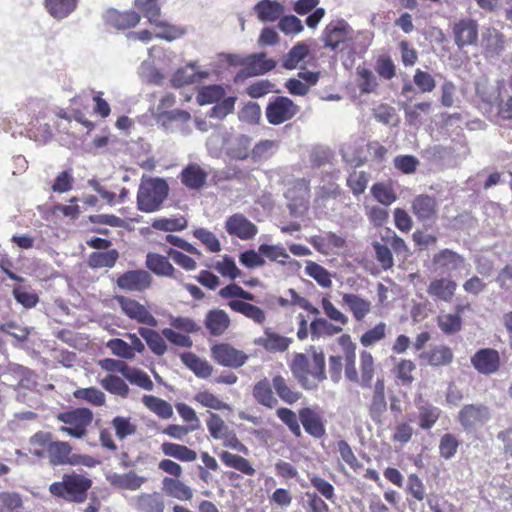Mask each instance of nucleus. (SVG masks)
<instances>
[{
    "mask_svg": "<svg viewBox=\"0 0 512 512\" xmlns=\"http://www.w3.org/2000/svg\"><path fill=\"white\" fill-rule=\"evenodd\" d=\"M143 404L162 419H169L173 415L170 403L153 395H144Z\"/></svg>",
    "mask_w": 512,
    "mask_h": 512,
    "instance_id": "a19ab883",
    "label": "nucleus"
},
{
    "mask_svg": "<svg viewBox=\"0 0 512 512\" xmlns=\"http://www.w3.org/2000/svg\"><path fill=\"white\" fill-rule=\"evenodd\" d=\"M106 479L111 485L127 490H138L147 481L145 477L139 476L133 471L125 474L110 473Z\"/></svg>",
    "mask_w": 512,
    "mask_h": 512,
    "instance_id": "bb28decb",
    "label": "nucleus"
},
{
    "mask_svg": "<svg viewBox=\"0 0 512 512\" xmlns=\"http://www.w3.org/2000/svg\"><path fill=\"white\" fill-rule=\"evenodd\" d=\"M208 76V72L196 71L195 63H189L179 68L171 78L173 87L180 88L187 84L196 83Z\"/></svg>",
    "mask_w": 512,
    "mask_h": 512,
    "instance_id": "a878e982",
    "label": "nucleus"
},
{
    "mask_svg": "<svg viewBox=\"0 0 512 512\" xmlns=\"http://www.w3.org/2000/svg\"><path fill=\"white\" fill-rule=\"evenodd\" d=\"M354 37V30L343 19L331 21L322 31L321 40L325 48L332 51L343 50L347 41Z\"/></svg>",
    "mask_w": 512,
    "mask_h": 512,
    "instance_id": "7ed1b4c3",
    "label": "nucleus"
},
{
    "mask_svg": "<svg viewBox=\"0 0 512 512\" xmlns=\"http://www.w3.org/2000/svg\"><path fill=\"white\" fill-rule=\"evenodd\" d=\"M163 491L170 497L181 501L191 500L193 496L192 489L178 479L165 477L163 479Z\"/></svg>",
    "mask_w": 512,
    "mask_h": 512,
    "instance_id": "c756f323",
    "label": "nucleus"
},
{
    "mask_svg": "<svg viewBox=\"0 0 512 512\" xmlns=\"http://www.w3.org/2000/svg\"><path fill=\"white\" fill-rule=\"evenodd\" d=\"M299 420L304 430L314 438L325 435V426L321 416L312 408L305 407L299 411Z\"/></svg>",
    "mask_w": 512,
    "mask_h": 512,
    "instance_id": "f3484780",
    "label": "nucleus"
},
{
    "mask_svg": "<svg viewBox=\"0 0 512 512\" xmlns=\"http://www.w3.org/2000/svg\"><path fill=\"white\" fill-rule=\"evenodd\" d=\"M12 294L15 300L21 304L24 308L30 309L37 305L39 297L34 292L27 291L22 286H16L13 288Z\"/></svg>",
    "mask_w": 512,
    "mask_h": 512,
    "instance_id": "338daca9",
    "label": "nucleus"
},
{
    "mask_svg": "<svg viewBox=\"0 0 512 512\" xmlns=\"http://www.w3.org/2000/svg\"><path fill=\"white\" fill-rule=\"evenodd\" d=\"M209 414L207 428L211 437L216 440L224 439L229 434L227 425L218 414L211 412Z\"/></svg>",
    "mask_w": 512,
    "mask_h": 512,
    "instance_id": "13d9d810",
    "label": "nucleus"
},
{
    "mask_svg": "<svg viewBox=\"0 0 512 512\" xmlns=\"http://www.w3.org/2000/svg\"><path fill=\"white\" fill-rule=\"evenodd\" d=\"M276 65L277 62L274 59L266 58V53H254L248 55L247 68L243 70V73L248 77L264 75L273 70Z\"/></svg>",
    "mask_w": 512,
    "mask_h": 512,
    "instance_id": "6ab92c4d",
    "label": "nucleus"
},
{
    "mask_svg": "<svg viewBox=\"0 0 512 512\" xmlns=\"http://www.w3.org/2000/svg\"><path fill=\"white\" fill-rule=\"evenodd\" d=\"M308 54L309 47L304 42H298L283 56L282 66L287 70L295 69Z\"/></svg>",
    "mask_w": 512,
    "mask_h": 512,
    "instance_id": "ea45409f",
    "label": "nucleus"
},
{
    "mask_svg": "<svg viewBox=\"0 0 512 512\" xmlns=\"http://www.w3.org/2000/svg\"><path fill=\"white\" fill-rule=\"evenodd\" d=\"M169 193V186L163 178L142 179L137 193V208L152 213L161 207Z\"/></svg>",
    "mask_w": 512,
    "mask_h": 512,
    "instance_id": "f03ea898",
    "label": "nucleus"
},
{
    "mask_svg": "<svg viewBox=\"0 0 512 512\" xmlns=\"http://www.w3.org/2000/svg\"><path fill=\"white\" fill-rule=\"evenodd\" d=\"M57 419L66 425H70L78 433V439H81L86 435L87 427L93 421V412L89 408L80 407L59 413Z\"/></svg>",
    "mask_w": 512,
    "mask_h": 512,
    "instance_id": "6e6552de",
    "label": "nucleus"
},
{
    "mask_svg": "<svg viewBox=\"0 0 512 512\" xmlns=\"http://www.w3.org/2000/svg\"><path fill=\"white\" fill-rule=\"evenodd\" d=\"M181 361L197 377L206 379L211 376L213 367L204 359H201L193 352H183L180 354Z\"/></svg>",
    "mask_w": 512,
    "mask_h": 512,
    "instance_id": "c85d7f7f",
    "label": "nucleus"
},
{
    "mask_svg": "<svg viewBox=\"0 0 512 512\" xmlns=\"http://www.w3.org/2000/svg\"><path fill=\"white\" fill-rule=\"evenodd\" d=\"M151 283V275L142 269L126 271L116 281L120 289L130 292L144 291L151 286Z\"/></svg>",
    "mask_w": 512,
    "mask_h": 512,
    "instance_id": "9b49d317",
    "label": "nucleus"
},
{
    "mask_svg": "<svg viewBox=\"0 0 512 512\" xmlns=\"http://www.w3.org/2000/svg\"><path fill=\"white\" fill-rule=\"evenodd\" d=\"M452 33L458 49L475 45L478 41V23L471 18H462L453 24Z\"/></svg>",
    "mask_w": 512,
    "mask_h": 512,
    "instance_id": "1a4fd4ad",
    "label": "nucleus"
},
{
    "mask_svg": "<svg viewBox=\"0 0 512 512\" xmlns=\"http://www.w3.org/2000/svg\"><path fill=\"white\" fill-rule=\"evenodd\" d=\"M368 181H369V175L366 172L354 171L347 178V185L351 189L352 193L355 196H358V195L364 193V191L367 188Z\"/></svg>",
    "mask_w": 512,
    "mask_h": 512,
    "instance_id": "e2e57ef3",
    "label": "nucleus"
},
{
    "mask_svg": "<svg viewBox=\"0 0 512 512\" xmlns=\"http://www.w3.org/2000/svg\"><path fill=\"white\" fill-rule=\"evenodd\" d=\"M441 415V410L431 404L419 407V426L428 430L431 429L438 421Z\"/></svg>",
    "mask_w": 512,
    "mask_h": 512,
    "instance_id": "de8ad7c7",
    "label": "nucleus"
},
{
    "mask_svg": "<svg viewBox=\"0 0 512 512\" xmlns=\"http://www.w3.org/2000/svg\"><path fill=\"white\" fill-rule=\"evenodd\" d=\"M72 452V447L68 442L53 441L47 447L49 462L53 466L66 465L68 457Z\"/></svg>",
    "mask_w": 512,
    "mask_h": 512,
    "instance_id": "7c9ffc66",
    "label": "nucleus"
},
{
    "mask_svg": "<svg viewBox=\"0 0 512 512\" xmlns=\"http://www.w3.org/2000/svg\"><path fill=\"white\" fill-rule=\"evenodd\" d=\"M342 331L340 326L328 322L325 318H315L310 324L312 340L322 336H332Z\"/></svg>",
    "mask_w": 512,
    "mask_h": 512,
    "instance_id": "c03bdc74",
    "label": "nucleus"
},
{
    "mask_svg": "<svg viewBox=\"0 0 512 512\" xmlns=\"http://www.w3.org/2000/svg\"><path fill=\"white\" fill-rule=\"evenodd\" d=\"M138 333L145 340L146 344L154 354L161 356L166 352L167 345L164 339L156 330L146 327H139Z\"/></svg>",
    "mask_w": 512,
    "mask_h": 512,
    "instance_id": "4c0bfd02",
    "label": "nucleus"
},
{
    "mask_svg": "<svg viewBox=\"0 0 512 512\" xmlns=\"http://www.w3.org/2000/svg\"><path fill=\"white\" fill-rule=\"evenodd\" d=\"M491 418L490 410L483 404H466L458 412V422L465 432H474Z\"/></svg>",
    "mask_w": 512,
    "mask_h": 512,
    "instance_id": "39448f33",
    "label": "nucleus"
},
{
    "mask_svg": "<svg viewBox=\"0 0 512 512\" xmlns=\"http://www.w3.org/2000/svg\"><path fill=\"white\" fill-rule=\"evenodd\" d=\"M155 27L160 28L161 31L155 34L158 39L166 40L168 42L174 41L185 34L184 29L172 25L165 21H158L154 24Z\"/></svg>",
    "mask_w": 512,
    "mask_h": 512,
    "instance_id": "4d7b16f0",
    "label": "nucleus"
},
{
    "mask_svg": "<svg viewBox=\"0 0 512 512\" xmlns=\"http://www.w3.org/2000/svg\"><path fill=\"white\" fill-rule=\"evenodd\" d=\"M225 230L230 236L251 240L258 233V227L242 213H235L225 221Z\"/></svg>",
    "mask_w": 512,
    "mask_h": 512,
    "instance_id": "9d476101",
    "label": "nucleus"
},
{
    "mask_svg": "<svg viewBox=\"0 0 512 512\" xmlns=\"http://www.w3.org/2000/svg\"><path fill=\"white\" fill-rule=\"evenodd\" d=\"M142 3H139L138 0L134 1L135 7L140 10L144 17L148 19V22L151 25H154L159 21V17L161 14V9L157 2H152L149 0H142Z\"/></svg>",
    "mask_w": 512,
    "mask_h": 512,
    "instance_id": "052dcab7",
    "label": "nucleus"
},
{
    "mask_svg": "<svg viewBox=\"0 0 512 512\" xmlns=\"http://www.w3.org/2000/svg\"><path fill=\"white\" fill-rule=\"evenodd\" d=\"M73 396L91 403L94 406H102L105 404V394L95 387L80 388L74 391Z\"/></svg>",
    "mask_w": 512,
    "mask_h": 512,
    "instance_id": "5fc2aeb1",
    "label": "nucleus"
},
{
    "mask_svg": "<svg viewBox=\"0 0 512 512\" xmlns=\"http://www.w3.org/2000/svg\"><path fill=\"white\" fill-rule=\"evenodd\" d=\"M456 289L457 283L454 280L442 277L430 282L427 293L441 301L451 302Z\"/></svg>",
    "mask_w": 512,
    "mask_h": 512,
    "instance_id": "4be33fe9",
    "label": "nucleus"
},
{
    "mask_svg": "<svg viewBox=\"0 0 512 512\" xmlns=\"http://www.w3.org/2000/svg\"><path fill=\"white\" fill-rule=\"evenodd\" d=\"M258 19L261 22H275L284 13V6L272 0H261L254 6Z\"/></svg>",
    "mask_w": 512,
    "mask_h": 512,
    "instance_id": "cd10ccee",
    "label": "nucleus"
},
{
    "mask_svg": "<svg viewBox=\"0 0 512 512\" xmlns=\"http://www.w3.org/2000/svg\"><path fill=\"white\" fill-rule=\"evenodd\" d=\"M78 0H45L48 13L56 20L67 18L77 8Z\"/></svg>",
    "mask_w": 512,
    "mask_h": 512,
    "instance_id": "2f4dec72",
    "label": "nucleus"
},
{
    "mask_svg": "<svg viewBox=\"0 0 512 512\" xmlns=\"http://www.w3.org/2000/svg\"><path fill=\"white\" fill-rule=\"evenodd\" d=\"M214 360L221 366L239 368L248 360V355L228 343H219L211 347Z\"/></svg>",
    "mask_w": 512,
    "mask_h": 512,
    "instance_id": "423d86ee",
    "label": "nucleus"
},
{
    "mask_svg": "<svg viewBox=\"0 0 512 512\" xmlns=\"http://www.w3.org/2000/svg\"><path fill=\"white\" fill-rule=\"evenodd\" d=\"M371 194L378 202L385 206L391 205L397 199L392 188L383 183L374 184L371 187Z\"/></svg>",
    "mask_w": 512,
    "mask_h": 512,
    "instance_id": "680f3d73",
    "label": "nucleus"
},
{
    "mask_svg": "<svg viewBox=\"0 0 512 512\" xmlns=\"http://www.w3.org/2000/svg\"><path fill=\"white\" fill-rule=\"evenodd\" d=\"M475 91L481 101V107L485 111H490L494 105L498 104L500 97L499 89L491 84L486 77L482 76L476 80Z\"/></svg>",
    "mask_w": 512,
    "mask_h": 512,
    "instance_id": "2eb2a0df",
    "label": "nucleus"
},
{
    "mask_svg": "<svg viewBox=\"0 0 512 512\" xmlns=\"http://www.w3.org/2000/svg\"><path fill=\"white\" fill-rule=\"evenodd\" d=\"M473 367L481 374H493L500 366V356L498 351L491 348L478 350L472 357Z\"/></svg>",
    "mask_w": 512,
    "mask_h": 512,
    "instance_id": "ddd939ff",
    "label": "nucleus"
},
{
    "mask_svg": "<svg viewBox=\"0 0 512 512\" xmlns=\"http://www.w3.org/2000/svg\"><path fill=\"white\" fill-rule=\"evenodd\" d=\"M460 445L459 440L451 433L444 434L439 443V454L445 460L452 459Z\"/></svg>",
    "mask_w": 512,
    "mask_h": 512,
    "instance_id": "6e6d98bb",
    "label": "nucleus"
},
{
    "mask_svg": "<svg viewBox=\"0 0 512 512\" xmlns=\"http://www.w3.org/2000/svg\"><path fill=\"white\" fill-rule=\"evenodd\" d=\"M278 28L286 35L299 34L303 31L302 21L295 15L282 16Z\"/></svg>",
    "mask_w": 512,
    "mask_h": 512,
    "instance_id": "0e129e2a",
    "label": "nucleus"
},
{
    "mask_svg": "<svg viewBox=\"0 0 512 512\" xmlns=\"http://www.w3.org/2000/svg\"><path fill=\"white\" fill-rule=\"evenodd\" d=\"M420 356L426 359L431 366L449 365L454 358L452 350L445 345L435 346L430 351L423 352Z\"/></svg>",
    "mask_w": 512,
    "mask_h": 512,
    "instance_id": "473e14b6",
    "label": "nucleus"
},
{
    "mask_svg": "<svg viewBox=\"0 0 512 512\" xmlns=\"http://www.w3.org/2000/svg\"><path fill=\"white\" fill-rule=\"evenodd\" d=\"M253 395L258 403L268 408H273L278 402L273 396L271 385L266 379L255 384Z\"/></svg>",
    "mask_w": 512,
    "mask_h": 512,
    "instance_id": "a18cd8bd",
    "label": "nucleus"
},
{
    "mask_svg": "<svg viewBox=\"0 0 512 512\" xmlns=\"http://www.w3.org/2000/svg\"><path fill=\"white\" fill-rule=\"evenodd\" d=\"M145 264L146 267L157 276L173 277L175 279H178V276L175 275V268L169 262L166 256H163L158 253L149 252L146 255Z\"/></svg>",
    "mask_w": 512,
    "mask_h": 512,
    "instance_id": "393cba45",
    "label": "nucleus"
},
{
    "mask_svg": "<svg viewBox=\"0 0 512 512\" xmlns=\"http://www.w3.org/2000/svg\"><path fill=\"white\" fill-rule=\"evenodd\" d=\"M272 386L279 398L287 404H294L301 398V393L293 391L280 375L272 379Z\"/></svg>",
    "mask_w": 512,
    "mask_h": 512,
    "instance_id": "37998d69",
    "label": "nucleus"
},
{
    "mask_svg": "<svg viewBox=\"0 0 512 512\" xmlns=\"http://www.w3.org/2000/svg\"><path fill=\"white\" fill-rule=\"evenodd\" d=\"M161 450L166 456L173 457L179 461L192 462L197 459V453L185 445L164 442L161 445Z\"/></svg>",
    "mask_w": 512,
    "mask_h": 512,
    "instance_id": "e433bc0d",
    "label": "nucleus"
},
{
    "mask_svg": "<svg viewBox=\"0 0 512 512\" xmlns=\"http://www.w3.org/2000/svg\"><path fill=\"white\" fill-rule=\"evenodd\" d=\"M215 269L224 277L235 280L241 275V270L236 266L234 259L228 255L223 257V261L217 262Z\"/></svg>",
    "mask_w": 512,
    "mask_h": 512,
    "instance_id": "69168bd1",
    "label": "nucleus"
},
{
    "mask_svg": "<svg viewBox=\"0 0 512 512\" xmlns=\"http://www.w3.org/2000/svg\"><path fill=\"white\" fill-rule=\"evenodd\" d=\"M291 342V338L281 336L270 328H266L264 335L255 340V344L262 346L269 352H284L288 349Z\"/></svg>",
    "mask_w": 512,
    "mask_h": 512,
    "instance_id": "b1692460",
    "label": "nucleus"
},
{
    "mask_svg": "<svg viewBox=\"0 0 512 512\" xmlns=\"http://www.w3.org/2000/svg\"><path fill=\"white\" fill-rule=\"evenodd\" d=\"M228 306L235 312L243 314L255 323L262 324L265 321L264 311L253 304L241 300H230Z\"/></svg>",
    "mask_w": 512,
    "mask_h": 512,
    "instance_id": "f704fd0d",
    "label": "nucleus"
},
{
    "mask_svg": "<svg viewBox=\"0 0 512 512\" xmlns=\"http://www.w3.org/2000/svg\"><path fill=\"white\" fill-rule=\"evenodd\" d=\"M92 486V480L75 472L66 473L61 481L53 482L49 486V492L64 500L83 503L88 496V490Z\"/></svg>",
    "mask_w": 512,
    "mask_h": 512,
    "instance_id": "f257e3e1",
    "label": "nucleus"
},
{
    "mask_svg": "<svg viewBox=\"0 0 512 512\" xmlns=\"http://www.w3.org/2000/svg\"><path fill=\"white\" fill-rule=\"evenodd\" d=\"M305 273L324 288H329L332 285L329 272L313 261H307Z\"/></svg>",
    "mask_w": 512,
    "mask_h": 512,
    "instance_id": "09e8293b",
    "label": "nucleus"
},
{
    "mask_svg": "<svg viewBox=\"0 0 512 512\" xmlns=\"http://www.w3.org/2000/svg\"><path fill=\"white\" fill-rule=\"evenodd\" d=\"M119 258V252L116 249H110L104 252H92L88 256V266L92 269L113 268Z\"/></svg>",
    "mask_w": 512,
    "mask_h": 512,
    "instance_id": "72a5a7b5",
    "label": "nucleus"
},
{
    "mask_svg": "<svg viewBox=\"0 0 512 512\" xmlns=\"http://www.w3.org/2000/svg\"><path fill=\"white\" fill-rule=\"evenodd\" d=\"M102 387L112 394L126 398L129 393V387L125 381L115 375H107L101 380Z\"/></svg>",
    "mask_w": 512,
    "mask_h": 512,
    "instance_id": "603ef678",
    "label": "nucleus"
},
{
    "mask_svg": "<svg viewBox=\"0 0 512 512\" xmlns=\"http://www.w3.org/2000/svg\"><path fill=\"white\" fill-rule=\"evenodd\" d=\"M482 45L489 57L499 56L504 50V35L494 27H488L482 32Z\"/></svg>",
    "mask_w": 512,
    "mask_h": 512,
    "instance_id": "5701e85b",
    "label": "nucleus"
},
{
    "mask_svg": "<svg viewBox=\"0 0 512 512\" xmlns=\"http://www.w3.org/2000/svg\"><path fill=\"white\" fill-rule=\"evenodd\" d=\"M290 370L303 389L314 390L317 388V383L308 378L310 375V363L305 354L298 353L294 356L290 364Z\"/></svg>",
    "mask_w": 512,
    "mask_h": 512,
    "instance_id": "4468645a",
    "label": "nucleus"
},
{
    "mask_svg": "<svg viewBox=\"0 0 512 512\" xmlns=\"http://www.w3.org/2000/svg\"><path fill=\"white\" fill-rule=\"evenodd\" d=\"M104 18L108 25L118 30L135 27L141 19L140 15L135 11L128 10L120 12L113 8L106 11Z\"/></svg>",
    "mask_w": 512,
    "mask_h": 512,
    "instance_id": "dca6fc26",
    "label": "nucleus"
},
{
    "mask_svg": "<svg viewBox=\"0 0 512 512\" xmlns=\"http://www.w3.org/2000/svg\"><path fill=\"white\" fill-rule=\"evenodd\" d=\"M342 299L357 320H362L370 311V302L356 294L346 293Z\"/></svg>",
    "mask_w": 512,
    "mask_h": 512,
    "instance_id": "79ce46f5",
    "label": "nucleus"
},
{
    "mask_svg": "<svg viewBox=\"0 0 512 512\" xmlns=\"http://www.w3.org/2000/svg\"><path fill=\"white\" fill-rule=\"evenodd\" d=\"M164 501L159 493H142L136 498L135 508L140 512H164Z\"/></svg>",
    "mask_w": 512,
    "mask_h": 512,
    "instance_id": "c9c22d12",
    "label": "nucleus"
},
{
    "mask_svg": "<svg viewBox=\"0 0 512 512\" xmlns=\"http://www.w3.org/2000/svg\"><path fill=\"white\" fill-rule=\"evenodd\" d=\"M433 263L444 273H450L463 269L465 258L450 249H443L433 256Z\"/></svg>",
    "mask_w": 512,
    "mask_h": 512,
    "instance_id": "aec40b11",
    "label": "nucleus"
},
{
    "mask_svg": "<svg viewBox=\"0 0 512 512\" xmlns=\"http://www.w3.org/2000/svg\"><path fill=\"white\" fill-rule=\"evenodd\" d=\"M190 113L181 110V109H173L170 111H163L158 114L157 122L160 123L165 129H170V125L172 122H180L186 123L190 120Z\"/></svg>",
    "mask_w": 512,
    "mask_h": 512,
    "instance_id": "864d4df0",
    "label": "nucleus"
},
{
    "mask_svg": "<svg viewBox=\"0 0 512 512\" xmlns=\"http://www.w3.org/2000/svg\"><path fill=\"white\" fill-rule=\"evenodd\" d=\"M440 330L446 335H453L462 328V318L458 314H443L437 317Z\"/></svg>",
    "mask_w": 512,
    "mask_h": 512,
    "instance_id": "8fccbe9b",
    "label": "nucleus"
},
{
    "mask_svg": "<svg viewBox=\"0 0 512 512\" xmlns=\"http://www.w3.org/2000/svg\"><path fill=\"white\" fill-rule=\"evenodd\" d=\"M22 499L15 492L0 493V512H20Z\"/></svg>",
    "mask_w": 512,
    "mask_h": 512,
    "instance_id": "bf43d9fd",
    "label": "nucleus"
},
{
    "mask_svg": "<svg viewBox=\"0 0 512 512\" xmlns=\"http://www.w3.org/2000/svg\"><path fill=\"white\" fill-rule=\"evenodd\" d=\"M207 177L208 173L195 163L187 165L180 173L182 184L193 190L201 189L206 184Z\"/></svg>",
    "mask_w": 512,
    "mask_h": 512,
    "instance_id": "412c9836",
    "label": "nucleus"
},
{
    "mask_svg": "<svg viewBox=\"0 0 512 512\" xmlns=\"http://www.w3.org/2000/svg\"><path fill=\"white\" fill-rule=\"evenodd\" d=\"M300 108L286 96L273 97L266 107L267 121L272 125H280L291 120L298 114Z\"/></svg>",
    "mask_w": 512,
    "mask_h": 512,
    "instance_id": "20e7f679",
    "label": "nucleus"
},
{
    "mask_svg": "<svg viewBox=\"0 0 512 512\" xmlns=\"http://www.w3.org/2000/svg\"><path fill=\"white\" fill-rule=\"evenodd\" d=\"M231 320L223 309L215 308L209 310L204 319V325L211 336L222 335L230 326Z\"/></svg>",
    "mask_w": 512,
    "mask_h": 512,
    "instance_id": "a211bd4d",
    "label": "nucleus"
},
{
    "mask_svg": "<svg viewBox=\"0 0 512 512\" xmlns=\"http://www.w3.org/2000/svg\"><path fill=\"white\" fill-rule=\"evenodd\" d=\"M411 208L417 220L423 223H433L437 218V201L434 196L421 194L416 196Z\"/></svg>",
    "mask_w": 512,
    "mask_h": 512,
    "instance_id": "f8f14e48",
    "label": "nucleus"
},
{
    "mask_svg": "<svg viewBox=\"0 0 512 512\" xmlns=\"http://www.w3.org/2000/svg\"><path fill=\"white\" fill-rule=\"evenodd\" d=\"M312 352V367L310 368V375L318 382L324 381L327 376L325 372V356L322 350L311 346Z\"/></svg>",
    "mask_w": 512,
    "mask_h": 512,
    "instance_id": "3c124183",
    "label": "nucleus"
},
{
    "mask_svg": "<svg viewBox=\"0 0 512 512\" xmlns=\"http://www.w3.org/2000/svg\"><path fill=\"white\" fill-rule=\"evenodd\" d=\"M220 459L227 467L234 468L247 476H253L256 472L250 462L242 456L223 451Z\"/></svg>",
    "mask_w": 512,
    "mask_h": 512,
    "instance_id": "58836bf2",
    "label": "nucleus"
},
{
    "mask_svg": "<svg viewBox=\"0 0 512 512\" xmlns=\"http://www.w3.org/2000/svg\"><path fill=\"white\" fill-rule=\"evenodd\" d=\"M195 400L202 404L204 407L214 410H231V406L229 404L222 402L215 395L207 391L197 393L195 395Z\"/></svg>",
    "mask_w": 512,
    "mask_h": 512,
    "instance_id": "774afa93",
    "label": "nucleus"
},
{
    "mask_svg": "<svg viewBox=\"0 0 512 512\" xmlns=\"http://www.w3.org/2000/svg\"><path fill=\"white\" fill-rule=\"evenodd\" d=\"M115 300L123 313L130 319H134L141 324H146L151 327L158 325L157 319L138 301L122 295L115 296Z\"/></svg>",
    "mask_w": 512,
    "mask_h": 512,
    "instance_id": "0eeeda50",
    "label": "nucleus"
},
{
    "mask_svg": "<svg viewBox=\"0 0 512 512\" xmlns=\"http://www.w3.org/2000/svg\"><path fill=\"white\" fill-rule=\"evenodd\" d=\"M225 96V90L220 85H209L202 87L197 95L199 105L217 103Z\"/></svg>",
    "mask_w": 512,
    "mask_h": 512,
    "instance_id": "49530a36",
    "label": "nucleus"
}]
</instances>
